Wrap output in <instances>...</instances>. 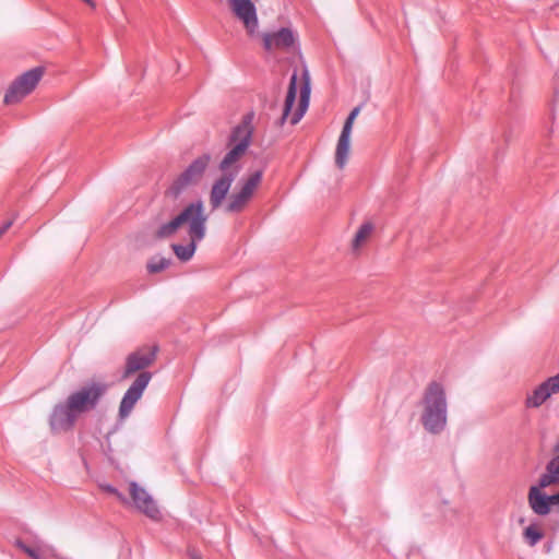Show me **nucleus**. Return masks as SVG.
Wrapping results in <instances>:
<instances>
[{
  "label": "nucleus",
  "instance_id": "1",
  "mask_svg": "<svg viewBox=\"0 0 559 559\" xmlns=\"http://www.w3.org/2000/svg\"><path fill=\"white\" fill-rule=\"evenodd\" d=\"M107 385L92 382L72 392L63 403L57 404L49 417V426L53 433L71 430L80 415L96 408L105 395Z\"/></svg>",
  "mask_w": 559,
  "mask_h": 559
},
{
  "label": "nucleus",
  "instance_id": "2",
  "mask_svg": "<svg viewBox=\"0 0 559 559\" xmlns=\"http://www.w3.org/2000/svg\"><path fill=\"white\" fill-rule=\"evenodd\" d=\"M156 354L157 346H152L139 348L127 356L122 379H127L135 372H139V374L120 402L119 416L121 418H126L130 415L134 405L141 399L144 390L152 380V372L145 371V369L153 365L156 359Z\"/></svg>",
  "mask_w": 559,
  "mask_h": 559
},
{
  "label": "nucleus",
  "instance_id": "3",
  "mask_svg": "<svg viewBox=\"0 0 559 559\" xmlns=\"http://www.w3.org/2000/svg\"><path fill=\"white\" fill-rule=\"evenodd\" d=\"M207 216L204 214V204L201 200L188 204L177 216L160 225L155 231L157 239L171 237L180 227L188 225V235L191 240H202L206 234Z\"/></svg>",
  "mask_w": 559,
  "mask_h": 559
},
{
  "label": "nucleus",
  "instance_id": "4",
  "mask_svg": "<svg viewBox=\"0 0 559 559\" xmlns=\"http://www.w3.org/2000/svg\"><path fill=\"white\" fill-rule=\"evenodd\" d=\"M420 421L424 428L438 435L444 430L448 419V404L444 388L437 381L430 382L424 391Z\"/></svg>",
  "mask_w": 559,
  "mask_h": 559
},
{
  "label": "nucleus",
  "instance_id": "5",
  "mask_svg": "<svg viewBox=\"0 0 559 559\" xmlns=\"http://www.w3.org/2000/svg\"><path fill=\"white\" fill-rule=\"evenodd\" d=\"M252 138V127L247 118L236 126L228 140V146H231L230 150L225 154L223 159L221 160L218 168L222 173H236V177L240 170V166L238 162L245 155L247 150L250 146Z\"/></svg>",
  "mask_w": 559,
  "mask_h": 559
},
{
  "label": "nucleus",
  "instance_id": "6",
  "mask_svg": "<svg viewBox=\"0 0 559 559\" xmlns=\"http://www.w3.org/2000/svg\"><path fill=\"white\" fill-rule=\"evenodd\" d=\"M296 94H297V73L294 72L289 85L288 91L286 94L283 114L280 119V123L284 124V122L289 118V121L292 124H296L300 121L302 116L305 115L308 105H309V98H310V76L307 70H304L302 72V86L300 90V99L298 108L290 115L292 109L295 105L296 100Z\"/></svg>",
  "mask_w": 559,
  "mask_h": 559
},
{
  "label": "nucleus",
  "instance_id": "7",
  "mask_svg": "<svg viewBox=\"0 0 559 559\" xmlns=\"http://www.w3.org/2000/svg\"><path fill=\"white\" fill-rule=\"evenodd\" d=\"M209 153L197 157L192 163L174 180L168 189V194L178 198L189 187L198 185L211 162Z\"/></svg>",
  "mask_w": 559,
  "mask_h": 559
},
{
  "label": "nucleus",
  "instance_id": "8",
  "mask_svg": "<svg viewBox=\"0 0 559 559\" xmlns=\"http://www.w3.org/2000/svg\"><path fill=\"white\" fill-rule=\"evenodd\" d=\"M44 73L45 69L43 67H36L16 78L11 83L4 95V103L7 105L20 103L25 96L35 90Z\"/></svg>",
  "mask_w": 559,
  "mask_h": 559
},
{
  "label": "nucleus",
  "instance_id": "9",
  "mask_svg": "<svg viewBox=\"0 0 559 559\" xmlns=\"http://www.w3.org/2000/svg\"><path fill=\"white\" fill-rule=\"evenodd\" d=\"M262 170H255L250 174L249 177L242 181L240 190L230 194L225 211L227 213L242 212L254 195L255 190L262 181Z\"/></svg>",
  "mask_w": 559,
  "mask_h": 559
},
{
  "label": "nucleus",
  "instance_id": "10",
  "mask_svg": "<svg viewBox=\"0 0 559 559\" xmlns=\"http://www.w3.org/2000/svg\"><path fill=\"white\" fill-rule=\"evenodd\" d=\"M263 48L267 52H295L298 49V35L289 27H281L275 32L262 35Z\"/></svg>",
  "mask_w": 559,
  "mask_h": 559
},
{
  "label": "nucleus",
  "instance_id": "11",
  "mask_svg": "<svg viewBox=\"0 0 559 559\" xmlns=\"http://www.w3.org/2000/svg\"><path fill=\"white\" fill-rule=\"evenodd\" d=\"M233 15L242 23L249 36L255 35L259 27L257 7L253 0H226Z\"/></svg>",
  "mask_w": 559,
  "mask_h": 559
},
{
  "label": "nucleus",
  "instance_id": "12",
  "mask_svg": "<svg viewBox=\"0 0 559 559\" xmlns=\"http://www.w3.org/2000/svg\"><path fill=\"white\" fill-rule=\"evenodd\" d=\"M360 112V106L355 107L346 118L343 129L341 131L336 150H335V164L340 169H343L348 160L350 148V134L356 117Z\"/></svg>",
  "mask_w": 559,
  "mask_h": 559
},
{
  "label": "nucleus",
  "instance_id": "13",
  "mask_svg": "<svg viewBox=\"0 0 559 559\" xmlns=\"http://www.w3.org/2000/svg\"><path fill=\"white\" fill-rule=\"evenodd\" d=\"M130 496L139 511L154 521L160 519V511L152 496L134 481L130 484Z\"/></svg>",
  "mask_w": 559,
  "mask_h": 559
},
{
  "label": "nucleus",
  "instance_id": "14",
  "mask_svg": "<svg viewBox=\"0 0 559 559\" xmlns=\"http://www.w3.org/2000/svg\"><path fill=\"white\" fill-rule=\"evenodd\" d=\"M556 393H559V373L548 378L536 386L533 392L526 396L525 406L528 408H537Z\"/></svg>",
  "mask_w": 559,
  "mask_h": 559
},
{
  "label": "nucleus",
  "instance_id": "15",
  "mask_svg": "<svg viewBox=\"0 0 559 559\" xmlns=\"http://www.w3.org/2000/svg\"><path fill=\"white\" fill-rule=\"evenodd\" d=\"M235 179V171L222 173V176L214 181L210 191V204L212 210H216L222 205Z\"/></svg>",
  "mask_w": 559,
  "mask_h": 559
},
{
  "label": "nucleus",
  "instance_id": "16",
  "mask_svg": "<svg viewBox=\"0 0 559 559\" xmlns=\"http://www.w3.org/2000/svg\"><path fill=\"white\" fill-rule=\"evenodd\" d=\"M545 487H540V478L537 485H533L528 489L527 502L532 511L539 516H545L550 513V508L547 501V495L542 491Z\"/></svg>",
  "mask_w": 559,
  "mask_h": 559
},
{
  "label": "nucleus",
  "instance_id": "17",
  "mask_svg": "<svg viewBox=\"0 0 559 559\" xmlns=\"http://www.w3.org/2000/svg\"><path fill=\"white\" fill-rule=\"evenodd\" d=\"M15 546L25 552L32 559H48L53 555V548L43 542H36L34 545H26L23 540L16 539Z\"/></svg>",
  "mask_w": 559,
  "mask_h": 559
},
{
  "label": "nucleus",
  "instance_id": "18",
  "mask_svg": "<svg viewBox=\"0 0 559 559\" xmlns=\"http://www.w3.org/2000/svg\"><path fill=\"white\" fill-rule=\"evenodd\" d=\"M540 487H549L559 483V454L554 456L546 465V473L540 477Z\"/></svg>",
  "mask_w": 559,
  "mask_h": 559
},
{
  "label": "nucleus",
  "instance_id": "19",
  "mask_svg": "<svg viewBox=\"0 0 559 559\" xmlns=\"http://www.w3.org/2000/svg\"><path fill=\"white\" fill-rule=\"evenodd\" d=\"M200 240H191L190 239V242L188 245L183 246V245L174 243L171 246V248H173L176 257L180 261L187 262V261H189L193 257L195 248H197V243Z\"/></svg>",
  "mask_w": 559,
  "mask_h": 559
},
{
  "label": "nucleus",
  "instance_id": "20",
  "mask_svg": "<svg viewBox=\"0 0 559 559\" xmlns=\"http://www.w3.org/2000/svg\"><path fill=\"white\" fill-rule=\"evenodd\" d=\"M373 230V225L371 223H364L359 229L357 230L354 239H353V250L357 251L360 247L366 242V240L370 237Z\"/></svg>",
  "mask_w": 559,
  "mask_h": 559
},
{
  "label": "nucleus",
  "instance_id": "21",
  "mask_svg": "<svg viewBox=\"0 0 559 559\" xmlns=\"http://www.w3.org/2000/svg\"><path fill=\"white\" fill-rule=\"evenodd\" d=\"M523 537L525 542L531 546H535L539 540L543 539L544 534L536 524L528 525L524 532Z\"/></svg>",
  "mask_w": 559,
  "mask_h": 559
},
{
  "label": "nucleus",
  "instance_id": "22",
  "mask_svg": "<svg viewBox=\"0 0 559 559\" xmlns=\"http://www.w3.org/2000/svg\"><path fill=\"white\" fill-rule=\"evenodd\" d=\"M170 264V260L163 257H154L147 263V271L151 274H155L164 271Z\"/></svg>",
  "mask_w": 559,
  "mask_h": 559
},
{
  "label": "nucleus",
  "instance_id": "23",
  "mask_svg": "<svg viewBox=\"0 0 559 559\" xmlns=\"http://www.w3.org/2000/svg\"><path fill=\"white\" fill-rule=\"evenodd\" d=\"M548 506L551 509L552 506H559V492L555 495H547Z\"/></svg>",
  "mask_w": 559,
  "mask_h": 559
},
{
  "label": "nucleus",
  "instance_id": "24",
  "mask_svg": "<svg viewBox=\"0 0 559 559\" xmlns=\"http://www.w3.org/2000/svg\"><path fill=\"white\" fill-rule=\"evenodd\" d=\"M13 224V221H5L1 226H0V238L9 230V228L12 226Z\"/></svg>",
  "mask_w": 559,
  "mask_h": 559
},
{
  "label": "nucleus",
  "instance_id": "25",
  "mask_svg": "<svg viewBox=\"0 0 559 559\" xmlns=\"http://www.w3.org/2000/svg\"><path fill=\"white\" fill-rule=\"evenodd\" d=\"M107 490H108L109 492H111V493L117 495L120 499H123V497L118 492V490H117L116 488H114V487H111V486H108V487H107Z\"/></svg>",
  "mask_w": 559,
  "mask_h": 559
},
{
  "label": "nucleus",
  "instance_id": "26",
  "mask_svg": "<svg viewBox=\"0 0 559 559\" xmlns=\"http://www.w3.org/2000/svg\"><path fill=\"white\" fill-rule=\"evenodd\" d=\"M190 558L191 559H202V556L200 555V552L193 550L190 552Z\"/></svg>",
  "mask_w": 559,
  "mask_h": 559
},
{
  "label": "nucleus",
  "instance_id": "27",
  "mask_svg": "<svg viewBox=\"0 0 559 559\" xmlns=\"http://www.w3.org/2000/svg\"><path fill=\"white\" fill-rule=\"evenodd\" d=\"M82 1L85 2L87 5H90L93 9L96 7L94 0H82Z\"/></svg>",
  "mask_w": 559,
  "mask_h": 559
},
{
  "label": "nucleus",
  "instance_id": "28",
  "mask_svg": "<svg viewBox=\"0 0 559 559\" xmlns=\"http://www.w3.org/2000/svg\"><path fill=\"white\" fill-rule=\"evenodd\" d=\"M554 451L555 452H559V440L557 441V443L555 444L554 447Z\"/></svg>",
  "mask_w": 559,
  "mask_h": 559
}]
</instances>
